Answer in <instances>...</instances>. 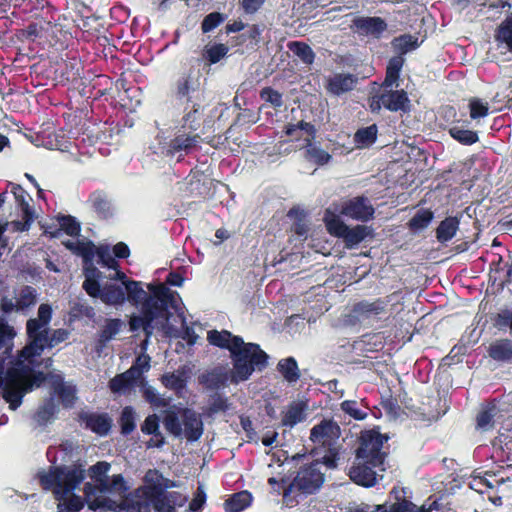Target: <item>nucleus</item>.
Masks as SVG:
<instances>
[{
	"label": "nucleus",
	"mask_w": 512,
	"mask_h": 512,
	"mask_svg": "<svg viewBox=\"0 0 512 512\" xmlns=\"http://www.w3.org/2000/svg\"><path fill=\"white\" fill-rule=\"evenodd\" d=\"M148 289L152 297L143 302L141 315L133 314L129 319V329L137 332L142 329L146 339L153 334V322L158 318L168 320L171 313L169 307H174V293L164 284H149Z\"/></svg>",
	"instance_id": "f257e3e1"
},
{
	"label": "nucleus",
	"mask_w": 512,
	"mask_h": 512,
	"mask_svg": "<svg viewBox=\"0 0 512 512\" xmlns=\"http://www.w3.org/2000/svg\"><path fill=\"white\" fill-rule=\"evenodd\" d=\"M230 358L233 364L231 383L238 384L248 380L256 369H265L269 357L259 344L246 343L243 338H236L234 348L230 351Z\"/></svg>",
	"instance_id": "f03ea898"
},
{
	"label": "nucleus",
	"mask_w": 512,
	"mask_h": 512,
	"mask_svg": "<svg viewBox=\"0 0 512 512\" xmlns=\"http://www.w3.org/2000/svg\"><path fill=\"white\" fill-rule=\"evenodd\" d=\"M324 483V474L319 469V463L313 462L301 467L294 479L284 488L283 500L293 507L299 503V496L315 494Z\"/></svg>",
	"instance_id": "7ed1b4c3"
},
{
	"label": "nucleus",
	"mask_w": 512,
	"mask_h": 512,
	"mask_svg": "<svg viewBox=\"0 0 512 512\" xmlns=\"http://www.w3.org/2000/svg\"><path fill=\"white\" fill-rule=\"evenodd\" d=\"M85 478V470L81 464L51 468L49 472L39 475L43 489L53 490L56 498L60 499L74 491Z\"/></svg>",
	"instance_id": "20e7f679"
},
{
	"label": "nucleus",
	"mask_w": 512,
	"mask_h": 512,
	"mask_svg": "<svg viewBox=\"0 0 512 512\" xmlns=\"http://www.w3.org/2000/svg\"><path fill=\"white\" fill-rule=\"evenodd\" d=\"M204 81L200 70L194 67L179 72L170 85L171 98L179 106L205 100Z\"/></svg>",
	"instance_id": "39448f33"
},
{
	"label": "nucleus",
	"mask_w": 512,
	"mask_h": 512,
	"mask_svg": "<svg viewBox=\"0 0 512 512\" xmlns=\"http://www.w3.org/2000/svg\"><path fill=\"white\" fill-rule=\"evenodd\" d=\"M92 276L84 279L82 288L91 298H99L104 304L111 306L123 305L126 301L124 287L116 283H106L103 287L100 280L103 278L101 271L93 270Z\"/></svg>",
	"instance_id": "423d86ee"
},
{
	"label": "nucleus",
	"mask_w": 512,
	"mask_h": 512,
	"mask_svg": "<svg viewBox=\"0 0 512 512\" xmlns=\"http://www.w3.org/2000/svg\"><path fill=\"white\" fill-rule=\"evenodd\" d=\"M384 440L386 438L375 430L363 432L360 437V445L356 450V459H365L372 466H382L386 457V454L382 452Z\"/></svg>",
	"instance_id": "0eeeda50"
},
{
	"label": "nucleus",
	"mask_w": 512,
	"mask_h": 512,
	"mask_svg": "<svg viewBox=\"0 0 512 512\" xmlns=\"http://www.w3.org/2000/svg\"><path fill=\"white\" fill-rule=\"evenodd\" d=\"M160 484L144 485L136 490V495L125 501L127 512H151V504L164 496Z\"/></svg>",
	"instance_id": "6e6552de"
},
{
	"label": "nucleus",
	"mask_w": 512,
	"mask_h": 512,
	"mask_svg": "<svg viewBox=\"0 0 512 512\" xmlns=\"http://www.w3.org/2000/svg\"><path fill=\"white\" fill-rule=\"evenodd\" d=\"M407 493V488L394 486L388 494V500L376 504L374 509L376 512H416V504Z\"/></svg>",
	"instance_id": "1a4fd4ad"
},
{
	"label": "nucleus",
	"mask_w": 512,
	"mask_h": 512,
	"mask_svg": "<svg viewBox=\"0 0 512 512\" xmlns=\"http://www.w3.org/2000/svg\"><path fill=\"white\" fill-rule=\"evenodd\" d=\"M201 137L198 133L189 132L183 129L179 130L175 136L167 143L165 147L166 156H175L179 154L178 161H181L185 155H188L197 146Z\"/></svg>",
	"instance_id": "9d476101"
},
{
	"label": "nucleus",
	"mask_w": 512,
	"mask_h": 512,
	"mask_svg": "<svg viewBox=\"0 0 512 512\" xmlns=\"http://www.w3.org/2000/svg\"><path fill=\"white\" fill-rule=\"evenodd\" d=\"M374 208L364 196H357L342 204L340 213L354 220L366 222L374 215Z\"/></svg>",
	"instance_id": "9b49d317"
},
{
	"label": "nucleus",
	"mask_w": 512,
	"mask_h": 512,
	"mask_svg": "<svg viewBox=\"0 0 512 512\" xmlns=\"http://www.w3.org/2000/svg\"><path fill=\"white\" fill-rule=\"evenodd\" d=\"M350 28L360 36L380 38L387 30V23L381 17L358 16L352 20Z\"/></svg>",
	"instance_id": "f8f14e48"
},
{
	"label": "nucleus",
	"mask_w": 512,
	"mask_h": 512,
	"mask_svg": "<svg viewBox=\"0 0 512 512\" xmlns=\"http://www.w3.org/2000/svg\"><path fill=\"white\" fill-rule=\"evenodd\" d=\"M78 417L87 429L99 436L108 435L113 425V420L107 413L81 412Z\"/></svg>",
	"instance_id": "ddd939ff"
},
{
	"label": "nucleus",
	"mask_w": 512,
	"mask_h": 512,
	"mask_svg": "<svg viewBox=\"0 0 512 512\" xmlns=\"http://www.w3.org/2000/svg\"><path fill=\"white\" fill-rule=\"evenodd\" d=\"M204 100L180 105L183 107V116L181 118V128L189 132L197 133L201 127L204 117Z\"/></svg>",
	"instance_id": "4468645a"
},
{
	"label": "nucleus",
	"mask_w": 512,
	"mask_h": 512,
	"mask_svg": "<svg viewBox=\"0 0 512 512\" xmlns=\"http://www.w3.org/2000/svg\"><path fill=\"white\" fill-rule=\"evenodd\" d=\"M365 461V459H356V463L350 468L349 476L351 480L363 487H373L377 483L375 468Z\"/></svg>",
	"instance_id": "2eb2a0df"
},
{
	"label": "nucleus",
	"mask_w": 512,
	"mask_h": 512,
	"mask_svg": "<svg viewBox=\"0 0 512 512\" xmlns=\"http://www.w3.org/2000/svg\"><path fill=\"white\" fill-rule=\"evenodd\" d=\"M179 413L184 426L186 439L190 442L199 440L204 431L203 422L200 416L190 408H182Z\"/></svg>",
	"instance_id": "dca6fc26"
},
{
	"label": "nucleus",
	"mask_w": 512,
	"mask_h": 512,
	"mask_svg": "<svg viewBox=\"0 0 512 512\" xmlns=\"http://www.w3.org/2000/svg\"><path fill=\"white\" fill-rule=\"evenodd\" d=\"M340 428L332 419H323L315 425L310 432V440L313 443L326 444L339 436Z\"/></svg>",
	"instance_id": "f3484780"
},
{
	"label": "nucleus",
	"mask_w": 512,
	"mask_h": 512,
	"mask_svg": "<svg viewBox=\"0 0 512 512\" xmlns=\"http://www.w3.org/2000/svg\"><path fill=\"white\" fill-rule=\"evenodd\" d=\"M357 81V77L353 74L337 73L327 79L325 88L328 93L340 96L353 90Z\"/></svg>",
	"instance_id": "a211bd4d"
},
{
	"label": "nucleus",
	"mask_w": 512,
	"mask_h": 512,
	"mask_svg": "<svg viewBox=\"0 0 512 512\" xmlns=\"http://www.w3.org/2000/svg\"><path fill=\"white\" fill-rule=\"evenodd\" d=\"M384 100V108L391 112H409L410 111V100L408 94L403 89L389 90L384 89L382 91V98Z\"/></svg>",
	"instance_id": "6ab92c4d"
},
{
	"label": "nucleus",
	"mask_w": 512,
	"mask_h": 512,
	"mask_svg": "<svg viewBox=\"0 0 512 512\" xmlns=\"http://www.w3.org/2000/svg\"><path fill=\"white\" fill-rule=\"evenodd\" d=\"M231 382V371L228 372L222 366L214 367L199 376V382L208 390H218Z\"/></svg>",
	"instance_id": "aec40b11"
},
{
	"label": "nucleus",
	"mask_w": 512,
	"mask_h": 512,
	"mask_svg": "<svg viewBox=\"0 0 512 512\" xmlns=\"http://www.w3.org/2000/svg\"><path fill=\"white\" fill-rule=\"evenodd\" d=\"M96 248L97 246L90 240L78 241V245L74 254L82 257L83 274L85 279H88L92 276L93 270L95 272L100 271L94 265L95 252H97Z\"/></svg>",
	"instance_id": "412c9836"
},
{
	"label": "nucleus",
	"mask_w": 512,
	"mask_h": 512,
	"mask_svg": "<svg viewBox=\"0 0 512 512\" xmlns=\"http://www.w3.org/2000/svg\"><path fill=\"white\" fill-rule=\"evenodd\" d=\"M468 124L469 121L467 120H458L448 129V133L451 138L464 146H470L479 141L477 131L465 128V126Z\"/></svg>",
	"instance_id": "4be33fe9"
},
{
	"label": "nucleus",
	"mask_w": 512,
	"mask_h": 512,
	"mask_svg": "<svg viewBox=\"0 0 512 512\" xmlns=\"http://www.w3.org/2000/svg\"><path fill=\"white\" fill-rule=\"evenodd\" d=\"M32 368L28 365L8 368L4 380L0 379L1 386L5 387H26V380Z\"/></svg>",
	"instance_id": "5701e85b"
},
{
	"label": "nucleus",
	"mask_w": 512,
	"mask_h": 512,
	"mask_svg": "<svg viewBox=\"0 0 512 512\" xmlns=\"http://www.w3.org/2000/svg\"><path fill=\"white\" fill-rule=\"evenodd\" d=\"M387 306L388 301L382 298H378L373 302L362 300L354 304L353 312L358 316L369 318L385 313Z\"/></svg>",
	"instance_id": "b1692460"
},
{
	"label": "nucleus",
	"mask_w": 512,
	"mask_h": 512,
	"mask_svg": "<svg viewBox=\"0 0 512 512\" xmlns=\"http://www.w3.org/2000/svg\"><path fill=\"white\" fill-rule=\"evenodd\" d=\"M488 355L497 362L512 361V340L508 338L497 339L488 347Z\"/></svg>",
	"instance_id": "393cba45"
},
{
	"label": "nucleus",
	"mask_w": 512,
	"mask_h": 512,
	"mask_svg": "<svg viewBox=\"0 0 512 512\" xmlns=\"http://www.w3.org/2000/svg\"><path fill=\"white\" fill-rule=\"evenodd\" d=\"M88 203L101 219H108L112 216V206L106 192L96 190L88 197Z\"/></svg>",
	"instance_id": "a878e982"
},
{
	"label": "nucleus",
	"mask_w": 512,
	"mask_h": 512,
	"mask_svg": "<svg viewBox=\"0 0 512 512\" xmlns=\"http://www.w3.org/2000/svg\"><path fill=\"white\" fill-rule=\"evenodd\" d=\"M28 338L30 339V346L27 349L32 350L33 355H40L46 347H49V329L44 326L35 330H29L26 326Z\"/></svg>",
	"instance_id": "bb28decb"
},
{
	"label": "nucleus",
	"mask_w": 512,
	"mask_h": 512,
	"mask_svg": "<svg viewBox=\"0 0 512 512\" xmlns=\"http://www.w3.org/2000/svg\"><path fill=\"white\" fill-rule=\"evenodd\" d=\"M372 232V229L365 225H356L352 228L347 226L341 239H343L345 246L351 249L360 244L368 236L372 235Z\"/></svg>",
	"instance_id": "cd10ccee"
},
{
	"label": "nucleus",
	"mask_w": 512,
	"mask_h": 512,
	"mask_svg": "<svg viewBox=\"0 0 512 512\" xmlns=\"http://www.w3.org/2000/svg\"><path fill=\"white\" fill-rule=\"evenodd\" d=\"M404 65V58L402 56H393L389 59L386 67L385 79L382 83L384 89L398 87V80L400 78V72Z\"/></svg>",
	"instance_id": "c85d7f7f"
},
{
	"label": "nucleus",
	"mask_w": 512,
	"mask_h": 512,
	"mask_svg": "<svg viewBox=\"0 0 512 512\" xmlns=\"http://www.w3.org/2000/svg\"><path fill=\"white\" fill-rule=\"evenodd\" d=\"M236 338H242L238 335H233L228 330H210L207 333L208 342L220 349H226L229 352L234 348V341Z\"/></svg>",
	"instance_id": "c756f323"
},
{
	"label": "nucleus",
	"mask_w": 512,
	"mask_h": 512,
	"mask_svg": "<svg viewBox=\"0 0 512 512\" xmlns=\"http://www.w3.org/2000/svg\"><path fill=\"white\" fill-rule=\"evenodd\" d=\"M307 405L304 402L291 403L284 413L281 423L285 427H293L306 419L305 410Z\"/></svg>",
	"instance_id": "7c9ffc66"
},
{
	"label": "nucleus",
	"mask_w": 512,
	"mask_h": 512,
	"mask_svg": "<svg viewBox=\"0 0 512 512\" xmlns=\"http://www.w3.org/2000/svg\"><path fill=\"white\" fill-rule=\"evenodd\" d=\"M252 500V494L247 490H243L232 494L226 499L224 509L226 512H241L251 505Z\"/></svg>",
	"instance_id": "2f4dec72"
},
{
	"label": "nucleus",
	"mask_w": 512,
	"mask_h": 512,
	"mask_svg": "<svg viewBox=\"0 0 512 512\" xmlns=\"http://www.w3.org/2000/svg\"><path fill=\"white\" fill-rule=\"evenodd\" d=\"M134 373V369H127L125 372L117 374L109 381L110 390L113 393H120L126 389L133 388L138 381Z\"/></svg>",
	"instance_id": "473e14b6"
},
{
	"label": "nucleus",
	"mask_w": 512,
	"mask_h": 512,
	"mask_svg": "<svg viewBox=\"0 0 512 512\" xmlns=\"http://www.w3.org/2000/svg\"><path fill=\"white\" fill-rule=\"evenodd\" d=\"M459 224L460 221L457 217H446L436 229L437 240L441 243L450 241L456 235Z\"/></svg>",
	"instance_id": "72a5a7b5"
},
{
	"label": "nucleus",
	"mask_w": 512,
	"mask_h": 512,
	"mask_svg": "<svg viewBox=\"0 0 512 512\" xmlns=\"http://www.w3.org/2000/svg\"><path fill=\"white\" fill-rule=\"evenodd\" d=\"M126 300H128L132 305L138 306L139 304L143 305L144 301H147L149 297H152V293L149 295L142 287V282L131 280L128 281V284L124 287Z\"/></svg>",
	"instance_id": "f704fd0d"
},
{
	"label": "nucleus",
	"mask_w": 512,
	"mask_h": 512,
	"mask_svg": "<svg viewBox=\"0 0 512 512\" xmlns=\"http://www.w3.org/2000/svg\"><path fill=\"white\" fill-rule=\"evenodd\" d=\"M277 371L289 383H295L300 379V370L294 357L281 359L277 364Z\"/></svg>",
	"instance_id": "c9c22d12"
},
{
	"label": "nucleus",
	"mask_w": 512,
	"mask_h": 512,
	"mask_svg": "<svg viewBox=\"0 0 512 512\" xmlns=\"http://www.w3.org/2000/svg\"><path fill=\"white\" fill-rule=\"evenodd\" d=\"M326 230L334 237L341 238L347 225L342 221L339 215L330 209H326L323 217Z\"/></svg>",
	"instance_id": "e433bc0d"
},
{
	"label": "nucleus",
	"mask_w": 512,
	"mask_h": 512,
	"mask_svg": "<svg viewBox=\"0 0 512 512\" xmlns=\"http://www.w3.org/2000/svg\"><path fill=\"white\" fill-rule=\"evenodd\" d=\"M301 131L308 134V138H314L316 134L315 126L304 120L299 121L297 124L288 123L284 127V134L291 138V140H299L301 138Z\"/></svg>",
	"instance_id": "4c0bfd02"
},
{
	"label": "nucleus",
	"mask_w": 512,
	"mask_h": 512,
	"mask_svg": "<svg viewBox=\"0 0 512 512\" xmlns=\"http://www.w3.org/2000/svg\"><path fill=\"white\" fill-rule=\"evenodd\" d=\"M288 49L294 53L304 64L311 65L315 60V53L312 48L302 41H290Z\"/></svg>",
	"instance_id": "58836bf2"
},
{
	"label": "nucleus",
	"mask_w": 512,
	"mask_h": 512,
	"mask_svg": "<svg viewBox=\"0 0 512 512\" xmlns=\"http://www.w3.org/2000/svg\"><path fill=\"white\" fill-rule=\"evenodd\" d=\"M120 432L124 436L130 435L136 428V412L132 406H125L118 419Z\"/></svg>",
	"instance_id": "ea45409f"
},
{
	"label": "nucleus",
	"mask_w": 512,
	"mask_h": 512,
	"mask_svg": "<svg viewBox=\"0 0 512 512\" xmlns=\"http://www.w3.org/2000/svg\"><path fill=\"white\" fill-rule=\"evenodd\" d=\"M2 387V397L3 399L9 403V408L11 410H16L21 404L23 397L26 392H28L26 387Z\"/></svg>",
	"instance_id": "a19ab883"
},
{
	"label": "nucleus",
	"mask_w": 512,
	"mask_h": 512,
	"mask_svg": "<svg viewBox=\"0 0 512 512\" xmlns=\"http://www.w3.org/2000/svg\"><path fill=\"white\" fill-rule=\"evenodd\" d=\"M122 321L119 318L107 319L105 325L99 332V345L105 346L115 335H117L122 327Z\"/></svg>",
	"instance_id": "79ce46f5"
},
{
	"label": "nucleus",
	"mask_w": 512,
	"mask_h": 512,
	"mask_svg": "<svg viewBox=\"0 0 512 512\" xmlns=\"http://www.w3.org/2000/svg\"><path fill=\"white\" fill-rule=\"evenodd\" d=\"M378 128L376 124L360 128L354 135V141L359 147H368L375 143L377 139Z\"/></svg>",
	"instance_id": "37998d69"
},
{
	"label": "nucleus",
	"mask_w": 512,
	"mask_h": 512,
	"mask_svg": "<svg viewBox=\"0 0 512 512\" xmlns=\"http://www.w3.org/2000/svg\"><path fill=\"white\" fill-rule=\"evenodd\" d=\"M101 492L105 493H125L128 490L126 485V481L121 474L113 475L110 478L107 477L106 480L101 481V487L99 488Z\"/></svg>",
	"instance_id": "c03bdc74"
},
{
	"label": "nucleus",
	"mask_w": 512,
	"mask_h": 512,
	"mask_svg": "<svg viewBox=\"0 0 512 512\" xmlns=\"http://www.w3.org/2000/svg\"><path fill=\"white\" fill-rule=\"evenodd\" d=\"M312 139L313 138L306 139V142H307L306 158L309 161H312L319 166H323V165L327 164L332 157L324 149L317 147V146H313L311 143Z\"/></svg>",
	"instance_id": "a18cd8bd"
},
{
	"label": "nucleus",
	"mask_w": 512,
	"mask_h": 512,
	"mask_svg": "<svg viewBox=\"0 0 512 512\" xmlns=\"http://www.w3.org/2000/svg\"><path fill=\"white\" fill-rule=\"evenodd\" d=\"M52 318V308L49 304L43 303L38 308V318H31L27 321V327L29 330H35L37 328H43L47 326Z\"/></svg>",
	"instance_id": "49530a36"
},
{
	"label": "nucleus",
	"mask_w": 512,
	"mask_h": 512,
	"mask_svg": "<svg viewBox=\"0 0 512 512\" xmlns=\"http://www.w3.org/2000/svg\"><path fill=\"white\" fill-rule=\"evenodd\" d=\"M37 300V291L30 285H25L21 288L19 295L16 299V310H24L33 306Z\"/></svg>",
	"instance_id": "de8ad7c7"
},
{
	"label": "nucleus",
	"mask_w": 512,
	"mask_h": 512,
	"mask_svg": "<svg viewBox=\"0 0 512 512\" xmlns=\"http://www.w3.org/2000/svg\"><path fill=\"white\" fill-rule=\"evenodd\" d=\"M163 424L166 430L175 437L182 435V423L180 422L179 413L177 411L171 409L166 410L163 417Z\"/></svg>",
	"instance_id": "09e8293b"
},
{
	"label": "nucleus",
	"mask_w": 512,
	"mask_h": 512,
	"mask_svg": "<svg viewBox=\"0 0 512 512\" xmlns=\"http://www.w3.org/2000/svg\"><path fill=\"white\" fill-rule=\"evenodd\" d=\"M229 408L230 403L228 398L219 393H215L211 396L205 413L208 416H213L218 413H225L229 410Z\"/></svg>",
	"instance_id": "8fccbe9b"
},
{
	"label": "nucleus",
	"mask_w": 512,
	"mask_h": 512,
	"mask_svg": "<svg viewBox=\"0 0 512 512\" xmlns=\"http://www.w3.org/2000/svg\"><path fill=\"white\" fill-rule=\"evenodd\" d=\"M228 51L229 47L227 45L216 43L205 47L203 57L209 64H216L227 55Z\"/></svg>",
	"instance_id": "3c124183"
},
{
	"label": "nucleus",
	"mask_w": 512,
	"mask_h": 512,
	"mask_svg": "<svg viewBox=\"0 0 512 512\" xmlns=\"http://www.w3.org/2000/svg\"><path fill=\"white\" fill-rule=\"evenodd\" d=\"M468 107L471 120L478 121L479 119L484 118L489 114L488 102H484L480 98H470Z\"/></svg>",
	"instance_id": "603ef678"
},
{
	"label": "nucleus",
	"mask_w": 512,
	"mask_h": 512,
	"mask_svg": "<svg viewBox=\"0 0 512 512\" xmlns=\"http://www.w3.org/2000/svg\"><path fill=\"white\" fill-rule=\"evenodd\" d=\"M496 40L505 43L508 49L512 51V13L498 26Z\"/></svg>",
	"instance_id": "864d4df0"
},
{
	"label": "nucleus",
	"mask_w": 512,
	"mask_h": 512,
	"mask_svg": "<svg viewBox=\"0 0 512 512\" xmlns=\"http://www.w3.org/2000/svg\"><path fill=\"white\" fill-rule=\"evenodd\" d=\"M433 216V212L429 209H421L409 220L408 226L411 230H422L430 224Z\"/></svg>",
	"instance_id": "5fc2aeb1"
},
{
	"label": "nucleus",
	"mask_w": 512,
	"mask_h": 512,
	"mask_svg": "<svg viewBox=\"0 0 512 512\" xmlns=\"http://www.w3.org/2000/svg\"><path fill=\"white\" fill-rule=\"evenodd\" d=\"M57 411L54 399L51 397L41 405L35 413V419L40 424L49 422Z\"/></svg>",
	"instance_id": "6e6d98bb"
},
{
	"label": "nucleus",
	"mask_w": 512,
	"mask_h": 512,
	"mask_svg": "<svg viewBox=\"0 0 512 512\" xmlns=\"http://www.w3.org/2000/svg\"><path fill=\"white\" fill-rule=\"evenodd\" d=\"M96 250L97 252H95V256L98 257V264L108 269L119 268V263L115 259L114 255L111 254L108 245H99L97 246Z\"/></svg>",
	"instance_id": "4d7b16f0"
},
{
	"label": "nucleus",
	"mask_w": 512,
	"mask_h": 512,
	"mask_svg": "<svg viewBox=\"0 0 512 512\" xmlns=\"http://www.w3.org/2000/svg\"><path fill=\"white\" fill-rule=\"evenodd\" d=\"M161 382L166 388L176 392L182 391L187 384V380L182 374H176L174 372L162 375Z\"/></svg>",
	"instance_id": "13d9d810"
},
{
	"label": "nucleus",
	"mask_w": 512,
	"mask_h": 512,
	"mask_svg": "<svg viewBox=\"0 0 512 512\" xmlns=\"http://www.w3.org/2000/svg\"><path fill=\"white\" fill-rule=\"evenodd\" d=\"M393 44L401 54H406L407 52L418 48L420 45L418 37L411 34H403L396 37L393 40Z\"/></svg>",
	"instance_id": "bf43d9fd"
},
{
	"label": "nucleus",
	"mask_w": 512,
	"mask_h": 512,
	"mask_svg": "<svg viewBox=\"0 0 512 512\" xmlns=\"http://www.w3.org/2000/svg\"><path fill=\"white\" fill-rule=\"evenodd\" d=\"M58 222L61 230L68 236L76 237L80 235L81 225L75 217L71 215H61L58 217Z\"/></svg>",
	"instance_id": "052dcab7"
},
{
	"label": "nucleus",
	"mask_w": 512,
	"mask_h": 512,
	"mask_svg": "<svg viewBox=\"0 0 512 512\" xmlns=\"http://www.w3.org/2000/svg\"><path fill=\"white\" fill-rule=\"evenodd\" d=\"M227 16L220 12H211L207 14L201 22V30L204 34L209 33L220 26Z\"/></svg>",
	"instance_id": "680f3d73"
},
{
	"label": "nucleus",
	"mask_w": 512,
	"mask_h": 512,
	"mask_svg": "<svg viewBox=\"0 0 512 512\" xmlns=\"http://www.w3.org/2000/svg\"><path fill=\"white\" fill-rule=\"evenodd\" d=\"M260 98L263 101L270 103V105L275 109H279L280 107L283 106L282 94L279 91L273 89L272 87H264L260 91Z\"/></svg>",
	"instance_id": "e2e57ef3"
},
{
	"label": "nucleus",
	"mask_w": 512,
	"mask_h": 512,
	"mask_svg": "<svg viewBox=\"0 0 512 512\" xmlns=\"http://www.w3.org/2000/svg\"><path fill=\"white\" fill-rule=\"evenodd\" d=\"M493 325L499 330L509 329L512 334V308L503 309L493 317Z\"/></svg>",
	"instance_id": "0e129e2a"
},
{
	"label": "nucleus",
	"mask_w": 512,
	"mask_h": 512,
	"mask_svg": "<svg viewBox=\"0 0 512 512\" xmlns=\"http://www.w3.org/2000/svg\"><path fill=\"white\" fill-rule=\"evenodd\" d=\"M495 406L487 407L481 410L476 417L477 428L487 430L493 427L495 417Z\"/></svg>",
	"instance_id": "69168bd1"
},
{
	"label": "nucleus",
	"mask_w": 512,
	"mask_h": 512,
	"mask_svg": "<svg viewBox=\"0 0 512 512\" xmlns=\"http://www.w3.org/2000/svg\"><path fill=\"white\" fill-rule=\"evenodd\" d=\"M109 469L110 464L106 461H99L89 468V475L99 484V488L101 487V481L107 479L106 474Z\"/></svg>",
	"instance_id": "338daca9"
},
{
	"label": "nucleus",
	"mask_w": 512,
	"mask_h": 512,
	"mask_svg": "<svg viewBox=\"0 0 512 512\" xmlns=\"http://www.w3.org/2000/svg\"><path fill=\"white\" fill-rule=\"evenodd\" d=\"M341 409L355 420H364L368 413L358 408L355 400H345L341 403Z\"/></svg>",
	"instance_id": "774afa93"
}]
</instances>
